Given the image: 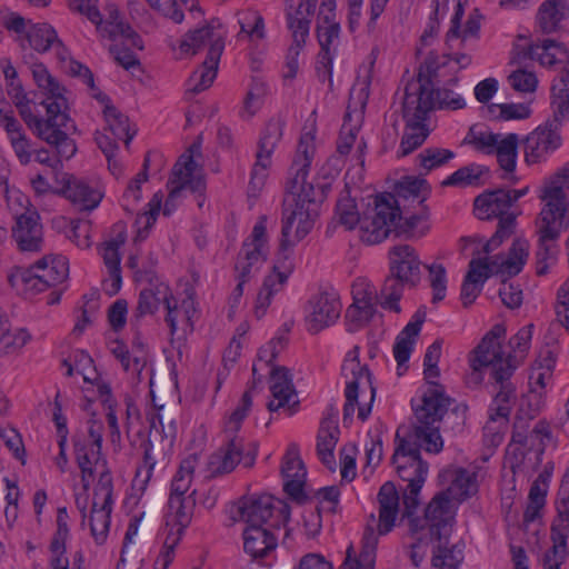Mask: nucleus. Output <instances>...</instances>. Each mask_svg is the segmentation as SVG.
<instances>
[{
    "label": "nucleus",
    "mask_w": 569,
    "mask_h": 569,
    "mask_svg": "<svg viewBox=\"0 0 569 569\" xmlns=\"http://www.w3.org/2000/svg\"><path fill=\"white\" fill-rule=\"evenodd\" d=\"M372 199V203H369L360 214L355 199L346 188L336 204L339 223L347 230H352L359 224L361 240L368 244L382 242L390 234L391 226L400 214V204L393 193H379Z\"/></svg>",
    "instance_id": "nucleus-1"
},
{
    "label": "nucleus",
    "mask_w": 569,
    "mask_h": 569,
    "mask_svg": "<svg viewBox=\"0 0 569 569\" xmlns=\"http://www.w3.org/2000/svg\"><path fill=\"white\" fill-rule=\"evenodd\" d=\"M315 150V137L311 133L302 134L291 166V170H295V177L290 180L288 190L295 201V208L291 210L283 209L282 222H290L291 226L297 223V240H302L312 230L322 197V193L318 197L313 186L307 182Z\"/></svg>",
    "instance_id": "nucleus-2"
},
{
    "label": "nucleus",
    "mask_w": 569,
    "mask_h": 569,
    "mask_svg": "<svg viewBox=\"0 0 569 569\" xmlns=\"http://www.w3.org/2000/svg\"><path fill=\"white\" fill-rule=\"evenodd\" d=\"M13 103L18 108L19 114L26 124L32 129L41 140L53 146L60 158L68 160L76 154V142L68 134L69 130H76V126L68 114L67 100H43L41 103L46 107V119L39 118L31 112L28 97L14 101Z\"/></svg>",
    "instance_id": "nucleus-3"
},
{
    "label": "nucleus",
    "mask_w": 569,
    "mask_h": 569,
    "mask_svg": "<svg viewBox=\"0 0 569 569\" xmlns=\"http://www.w3.org/2000/svg\"><path fill=\"white\" fill-rule=\"evenodd\" d=\"M435 108L433 91L429 76L418 72L417 79L409 81L405 88L402 117L406 128L401 138L398 157H406L418 149L429 136L426 126L428 113Z\"/></svg>",
    "instance_id": "nucleus-4"
},
{
    "label": "nucleus",
    "mask_w": 569,
    "mask_h": 569,
    "mask_svg": "<svg viewBox=\"0 0 569 569\" xmlns=\"http://www.w3.org/2000/svg\"><path fill=\"white\" fill-rule=\"evenodd\" d=\"M192 479L174 475L168 500V510L164 515L163 548L156 560V566L167 569L173 560L174 549L181 540L186 529L190 526L196 506V490L186 496Z\"/></svg>",
    "instance_id": "nucleus-5"
},
{
    "label": "nucleus",
    "mask_w": 569,
    "mask_h": 569,
    "mask_svg": "<svg viewBox=\"0 0 569 569\" xmlns=\"http://www.w3.org/2000/svg\"><path fill=\"white\" fill-rule=\"evenodd\" d=\"M430 385L422 395V405L415 408L418 425L413 427V442H417L419 449L423 447L428 452L438 453L443 448V441L439 427L435 425L448 412L451 399L445 395L442 386L436 382Z\"/></svg>",
    "instance_id": "nucleus-6"
},
{
    "label": "nucleus",
    "mask_w": 569,
    "mask_h": 569,
    "mask_svg": "<svg viewBox=\"0 0 569 569\" xmlns=\"http://www.w3.org/2000/svg\"><path fill=\"white\" fill-rule=\"evenodd\" d=\"M511 207L509 193L503 188L486 190L475 199V213L480 220L499 219L496 232L483 246L485 253L497 249L513 233L516 214L510 212Z\"/></svg>",
    "instance_id": "nucleus-7"
},
{
    "label": "nucleus",
    "mask_w": 569,
    "mask_h": 569,
    "mask_svg": "<svg viewBox=\"0 0 569 569\" xmlns=\"http://www.w3.org/2000/svg\"><path fill=\"white\" fill-rule=\"evenodd\" d=\"M457 502L449 497V491H439L425 508L423 517H417L416 510L407 513L403 507L402 518L408 520L409 533L422 532L426 536L441 541L447 538L456 516Z\"/></svg>",
    "instance_id": "nucleus-8"
},
{
    "label": "nucleus",
    "mask_w": 569,
    "mask_h": 569,
    "mask_svg": "<svg viewBox=\"0 0 569 569\" xmlns=\"http://www.w3.org/2000/svg\"><path fill=\"white\" fill-rule=\"evenodd\" d=\"M292 227L290 222H282L281 239L272 272L264 278L257 296L254 306V316L257 319H261L266 315L272 297L282 290L295 269L292 248L299 240H297L296 236L295 240L290 239Z\"/></svg>",
    "instance_id": "nucleus-9"
},
{
    "label": "nucleus",
    "mask_w": 569,
    "mask_h": 569,
    "mask_svg": "<svg viewBox=\"0 0 569 569\" xmlns=\"http://www.w3.org/2000/svg\"><path fill=\"white\" fill-rule=\"evenodd\" d=\"M359 352L360 349L358 346H355L346 356L342 367L341 375L349 379L347 381L345 397L346 403L343 406V422L352 420L356 405L358 403L359 396V386L362 380H366L370 390H371V399L370 402L373 401L376 389L372 386V375L369 368L365 365L362 366L359 361ZM371 412V403L368 406H359L358 408V418L365 421Z\"/></svg>",
    "instance_id": "nucleus-10"
},
{
    "label": "nucleus",
    "mask_w": 569,
    "mask_h": 569,
    "mask_svg": "<svg viewBox=\"0 0 569 569\" xmlns=\"http://www.w3.org/2000/svg\"><path fill=\"white\" fill-rule=\"evenodd\" d=\"M69 274V261L64 256H44L20 274L24 291L37 295L62 283Z\"/></svg>",
    "instance_id": "nucleus-11"
},
{
    "label": "nucleus",
    "mask_w": 569,
    "mask_h": 569,
    "mask_svg": "<svg viewBox=\"0 0 569 569\" xmlns=\"http://www.w3.org/2000/svg\"><path fill=\"white\" fill-rule=\"evenodd\" d=\"M237 512L247 527L266 528L264 525L274 519L270 527L279 528L280 523H286L290 519V507L282 500L274 501L269 495L240 500Z\"/></svg>",
    "instance_id": "nucleus-12"
},
{
    "label": "nucleus",
    "mask_w": 569,
    "mask_h": 569,
    "mask_svg": "<svg viewBox=\"0 0 569 569\" xmlns=\"http://www.w3.org/2000/svg\"><path fill=\"white\" fill-rule=\"evenodd\" d=\"M112 477L109 471L100 475L97 486L93 489V501L89 517L91 536L98 545H102L110 528V516L112 512Z\"/></svg>",
    "instance_id": "nucleus-13"
},
{
    "label": "nucleus",
    "mask_w": 569,
    "mask_h": 569,
    "mask_svg": "<svg viewBox=\"0 0 569 569\" xmlns=\"http://www.w3.org/2000/svg\"><path fill=\"white\" fill-rule=\"evenodd\" d=\"M568 116L557 114L553 110V116L549 119L543 127H538L535 131L529 133L523 141L525 144V160L527 163H537L561 146V137L559 129Z\"/></svg>",
    "instance_id": "nucleus-14"
},
{
    "label": "nucleus",
    "mask_w": 569,
    "mask_h": 569,
    "mask_svg": "<svg viewBox=\"0 0 569 569\" xmlns=\"http://www.w3.org/2000/svg\"><path fill=\"white\" fill-rule=\"evenodd\" d=\"M14 202L23 208L22 212H14L16 224L12 227V238L21 251H39L43 241L42 224L38 211L30 204L29 199L19 193Z\"/></svg>",
    "instance_id": "nucleus-15"
},
{
    "label": "nucleus",
    "mask_w": 569,
    "mask_h": 569,
    "mask_svg": "<svg viewBox=\"0 0 569 569\" xmlns=\"http://www.w3.org/2000/svg\"><path fill=\"white\" fill-rule=\"evenodd\" d=\"M505 326L497 323L483 336L470 357L471 369L489 368L490 377H495L497 369H505L511 366L508 358H503V351L499 342V339L505 337Z\"/></svg>",
    "instance_id": "nucleus-16"
},
{
    "label": "nucleus",
    "mask_w": 569,
    "mask_h": 569,
    "mask_svg": "<svg viewBox=\"0 0 569 569\" xmlns=\"http://www.w3.org/2000/svg\"><path fill=\"white\" fill-rule=\"evenodd\" d=\"M207 46L209 47L207 54L209 61L212 63L220 61L224 49V31L218 19H211L203 27L186 33L180 43V49L182 52H192L194 54Z\"/></svg>",
    "instance_id": "nucleus-17"
},
{
    "label": "nucleus",
    "mask_w": 569,
    "mask_h": 569,
    "mask_svg": "<svg viewBox=\"0 0 569 569\" xmlns=\"http://www.w3.org/2000/svg\"><path fill=\"white\" fill-rule=\"evenodd\" d=\"M341 309L342 306L336 292L322 291L313 296L308 302L307 330L316 335L333 325L339 319Z\"/></svg>",
    "instance_id": "nucleus-18"
},
{
    "label": "nucleus",
    "mask_w": 569,
    "mask_h": 569,
    "mask_svg": "<svg viewBox=\"0 0 569 569\" xmlns=\"http://www.w3.org/2000/svg\"><path fill=\"white\" fill-rule=\"evenodd\" d=\"M566 190H569V162L546 181L542 194L540 196V199L546 201V204L539 216L566 219L568 208Z\"/></svg>",
    "instance_id": "nucleus-19"
},
{
    "label": "nucleus",
    "mask_w": 569,
    "mask_h": 569,
    "mask_svg": "<svg viewBox=\"0 0 569 569\" xmlns=\"http://www.w3.org/2000/svg\"><path fill=\"white\" fill-rule=\"evenodd\" d=\"M69 515L66 507H61L57 511V529L49 545V568L50 569H81L83 556L81 551L73 555V563L70 567L67 553V541L70 537L68 526Z\"/></svg>",
    "instance_id": "nucleus-20"
},
{
    "label": "nucleus",
    "mask_w": 569,
    "mask_h": 569,
    "mask_svg": "<svg viewBox=\"0 0 569 569\" xmlns=\"http://www.w3.org/2000/svg\"><path fill=\"white\" fill-rule=\"evenodd\" d=\"M546 218L540 216L539 244L536 253L538 276H543L548 272V261L551 263L556 261L558 249L553 242L559 238L561 230L569 227V221L563 224V218Z\"/></svg>",
    "instance_id": "nucleus-21"
},
{
    "label": "nucleus",
    "mask_w": 569,
    "mask_h": 569,
    "mask_svg": "<svg viewBox=\"0 0 569 569\" xmlns=\"http://www.w3.org/2000/svg\"><path fill=\"white\" fill-rule=\"evenodd\" d=\"M281 473L284 479V492L298 503L306 502L308 499L307 495L305 493L307 470L303 461L299 456L298 445H289L283 458Z\"/></svg>",
    "instance_id": "nucleus-22"
},
{
    "label": "nucleus",
    "mask_w": 569,
    "mask_h": 569,
    "mask_svg": "<svg viewBox=\"0 0 569 569\" xmlns=\"http://www.w3.org/2000/svg\"><path fill=\"white\" fill-rule=\"evenodd\" d=\"M390 272L407 283L416 287L421 280V261L416 249L409 244L395 246L389 251Z\"/></svg>",
    "instance_id": "nucleus-23"
},
{
    "label": "nucleus",
    "mask_w": 569,
    "mask_h": 569,
    "mask_svg": "<svg viewBox=\"0 0 569 569\" xmlns=\"http://www.w3.org/2000/svg\"><path fill=\"white\" fill-rule=\"evenodd\" d=\"M26 40L34 51L46 53L53 50L59 62L67 61L69 50L49 23H31L27 30Z\"/></svg>",
    "instance_id": "nucleus-24"
},
{
    "label": "nucleus",
    "mask_w": 569,
    "mask_h": 569,
    "mask_svg": "<svg viewBox=\"0 0 569 569\" xmlns=\"http://www.w3.org/2000/svg\"><path fill=\"white\" fill-rule=\"evenodd\" d=\"M515 372L513 366L506 367L505 369H497L495 377L491 379L499 385V391L493 398L492 407L490 408V419L496 421L499 418L508 419L512 403L516 400V387L510 381Z\"/></svg>",
    "instance_id": "nucleus-25"
},
{
    "label": "nucleus",
    "mask_w": 569,
    "mask_h": 569,
    "mask_svg": "<svg viewBox=\"0 0 569 569\" xmlns=\"http://www.w3.org/2000/svg\"><path fill=\"white\" fill-rule=\"evenodd\" d=\"M352 293L353 303L347 309L346 318L362 326L369 322L376 313V305L379 302L378 293L372 286L366 282L355 284Z\"/></svg>",
    "instance_id": "nucleus-26"
},
{
    "label": "nucleus",
    "mask_w": 569,
    "mask_h": 569,
    "mask_svg": "<svg viewBox=\"0 0 569 569\" xmlns=\"http://www.w3.org/2000/svg\"><path fill=\"white\" fill-rule=\"evenodd\" d=\"M243 451V438L239 435H226L224 445L209 460L211 476L231 472L240 462Z\"/></svg>",
    "instance_id": "nucleus-27"
},
{
    "label": "nucleus",
    "mask_w": 569,
    "mask_h": 569,
    "mask_svg": "<svg viewBox=\"0 0 569 569\" xmlns=\"http://www.w3.org/2000/svg\"><path fill=\"white\" fill-rule=\"evenodd\" d=\"M61 193L81 211L93 210L99 206L103 197L97 188L74 176L64 178Z\"/></svg>",
    "instance_id": "nucleus-28"
},
{
    "label": "nucleus",
    "mask_w": 569,
    "mask_h": 569,
    "mask_svg": "<svg viewBox=\"0 0 569 569\" xmlns=\"http://www.w3.org/2000/svg\"><path fill=\"white\" fill-rule=\"evenodd\" d=\"M242 537L244 552L252 560L262 561L268 559L278 546V540L269 528L246 527Z\"/></svg>",
    "instance_id": "nucleus-29"
},
{
    "label": "nucleus",
    "mask_w": 569,
    "mask_h": 569,
    "mask_svg": "<svg viewBox=\"0 0 569 569\" xmlns=\"http://www.w3.org/2000/svg\"><path fill=\"white\" fill-rule=\"evenodd\" d=\"M415 466V468L408 469L402 465L397 471L399 478L408 482L406 488L402 489V502L408 515H410V510L418 508L420 503L419 495L428 475L427 462H416Z\"/></svg>",
    "instance_id": "nucleus-30"
},
{
    "label": "nucleus",
    "mask_w": 569,
    "mask_h": 569,
    "mask_svg": "<svg viewBox=\"0 0 569 569\" xmlns=\"http://www.w3.org/2000/svg\"><path fill=\"white\" fill-rule=\"evenodd\" d=\"M284 126L286 121L280 116L271 118L266 123L259 139V150L257 152V162L253 168V174H257L259 167L261 170H264L269 166V159L282 139Z\"/></svg>",
    "instance_id": "nucleus-31"
},
{
    "label": "nucleus",
    "mask_w": 569,
    "mask_h": 569,
    "mask_svg": "<svg viewBox=\"0 0 569 569\" xmlns=\"http://www.w3.org/2000/svg\"><path fill=\"white\" fill-rule=\"evenodd\" d=\"M379 502L378 535H387L395 527L399 513V493L391 481L385 482L377 495Z\"/></svg>",
    "instance_id": "nucleus-32"
},
{
    "label": "nucleus",
    "mask_w": 569,
    "mask_h": 569,
    "mask_svg": "<svg viewBox=\"0 0 569 569\" xmlns=\"http://www.w3.org/2000/svg\"><path fill=\"white\" fill-rule=\"evenodd\" d=\"M490 278V267L487 259H472L469 262V270L465 276L460 299L465 308L473 303L481 292V288L487 279Z\"/></svg>",
    "instance_id": "nucleus-33"
},
{
    "label": "nucleus",
    "mask_w": 569,
    "mask_h": 569,
    "mask_svg": "<svg viewBox=\"0 0 569 569\" xmlns=\"http://www.w3.org/2000/svg\"><path fill=\"white\" fill-rule=\"evenodd\" d=\"M157 422L163 429V417L158 413L150 421V435L147 441L143 443V460L142 466L137 470V477H140L144 471L143 483H148L151 479L152 471L158 463H163L167 461V456L164 448H161L159 445L154 443L153 432L159 435V429L157 427Z\"/></svg>",
    "instance_id": "nucleus-34"
},
{
    "label": "nucleus",
    "mask_w": 569,
    "mask_h": 569,
    "mask_svg": "<svg viewBox=\"0 0 569 569\" xmlns=\"http://www.w3.org/2000/svg\"><path fill=\"white\" fill-rule=\"evenodd\" d=\"M92 98L104 104L103 116L108 129L111 131L114 139L123 140L126 147H129L136 134V130L131 131L130 129L129 118L111 104L110 98L106 93L98 91L92 94Z\"/></svg>",
    "instance_id": "nucleus-35"
},
{
    "label": "nucleus",
    "mask_w": 569,
    "mask_h": 569,
    "mask_svg": "<svg viewBox=\"0 0 569 569\" xmlns=\"http://www.w3.org/2000/svg\"><path fill=\"white\" fill-rule=\"evenodd\" d=\"M568 13L567 0H545L537 11L536 23L543 34H550L560 30Z\"/></svg>",
    "instance_id": "nucleus-36"
},
{
    "label": "nucleus",
    "mask_w": 569,
    "mask_h": 569,
    "mask_svg": "<svg viewBox=\"0 0 569 569\" xmlns=\"http://www.w3.org/2000/svg\"><path fill=\"white\" fill-rule=\"evenodd\" d=\"M317 2L318 0H299L297 7H288L286 18L288 28L292 33V39L306 42Z\"/></svg>",
    "instance_id": "nucleus-37"
},
{
    "label": "nucleus",
    "mask_w": 569,
    "mask_h": 569,
    "mask_svg": "<svg viewBox=\"0 0 569 569\" xmlns=\"http://www.w3.org/2000/svg\"><path fill=\"white\" fill-rule=\"evenodd\" d=\"M339 439V428L332 418H323L317 436V455L321 462L330 470L336 471L333 450Z\"/></svg>",
    "instance_id": "nucleus-38"
},
{
    "label": "nucleus",
    "mask_w": 569,
    "mask_h": 569,
    "mask_svg": "<svg viewBox=\"0 0 569 569\" xmlns=\"http://www.w3.org/2000/svg\"><path fill=\"white\" fill-rule=\"evenodd\" d=\"M270 391L273 400L269 401L267 407L269 411H277L289 403L290 398L295 395V388L290 371L283 366L273 367L270 372Z\"/></svg>",
    "instance_id": "nucleus-39"
},
{
    "label": "nucleus",
    "mask_w": 569,
    "mask_h": 569,
    "mask_svg": "<svg viewBox=\"0 0 569 569\" xmlns=\"http://www.w3.org/2000/svg\"><path fill=\"white\" fill-rule=\"evenodd\" d=\"M196 166L192 154H188L187 152L182 153L173 166L171 177L167 183L169 194L163 208L164 216L170 214V206H173V201L184 189L183 176L186 174V177H190L194 172Z\"/></svg>",
    "instance_id": "nucleus-40"
},
{
    "label": "nucleus",
    "mask_w": 569,
    "mask_h": 569,
    "mask_svg": "<svg viewBox=\"0 0 569 569\" xmlns=\"http://www.w3.org/2000/svg\"><path fill=\"white\" fill-rule=\"evenodd\" d=\"M523 58L538 60L541 66L552 67L569 58L567 48L555 40L546 39L541 44H531L523 52Z\"/></svg>",
    "instance_id": "nucleus-41"
},
{
    "label": "nucleus",
    "mask_w": 569,
    "mask_h": 569,
    "mask_svg": "<svg viewBox=\"0 0 569 569\" xmlns=\"http://www.w3.org/2000/svg\"><path fill=\"white\" fill-rule=\"evenodd\" d=\"M361 543L358 558H351V548L348 549L347 558L342 563L343 569H373L378 535L371 525L366 527Z\"/></svg>",
    "instance_id": "nucleus-42"
},
{
    "label": "nucleus",
    "mask_w": 569,
    "mask_h": 569,
    "mask_svg": "<svg viewBox=\"0 0 569 569\" xmlns=\"http://www.w3.org/2000/svg\"><path fill=\"white\" fill-rule=\"evenodd\" d=\"M264 261V251L257 249V247L242 244L234 264V270L237 272L236 278L249 281L253 273L261 268Z\"/></svg>",
    "instance_id": "nucleus-43"
},
{
    "label": "nucleus",
    "mask_w": 569,
    "mask_h": 569,
    "mask_svg": "<svg viewBox=\"0 0 569 569\" xmlns=\"http://www.w3.org/2000/svg\"><path fill=\"white\" fill-rule=\"evenodd\" d=\"M416 462H425L421 459L419 446L417 442H411V440L401 437L398 429L395 437V451L391 457V463L395 466L396 471H399L402 465L408 469L415 468Z\"/></svg>",
    "instance_id": "nucleus-44"
},
{
    "label": "nucleus",
    "mask_w": 569,
    "mask_h": 569,
    "mask_svg": "<svg viewBox=\"0 0 569 569\" xmlns=\"http://www.w3.org/2000/svg\"><path fill=\"white\" fill-rule=\"evenodd\" d=\"M443 491H449V497L456 502H462L478 492L477 473L463 468L455 472L451 485Z\"/></svg>",
    "instance_id": "nucleus-45"
},
{
    "label": "nucleus",
    "mask_w": 569,
    "mask_h": 569,
    "mask_svg": "<svg viewBox=\"0 0 569 569\" xmlns=\"http://www.w3.org/2000/svg\"><path fill=\"white\" fill-rule=\"evenodd\" d=\"M489 174L485 166L470 163L461 167L442 181V186L452 187H479L485 184L483 177Z\"/></svg>",
    "instance_id": "nucleus-46"
},
{
    "label": "nucleus",
    "mask_w": 569,
    "mask_h": 569,
    "mask_svg": "<svg viewBox=\"0 0 569 569\" xmlns=\"http://www.w3.org/2000/svg\"><path fill=\"white\" fill-rule=\"evenodd\" d=\"M408 286L390 272L385 279L380 293L378 295L380 306L386 309L399 313L401 311L399 300L402 297L403 288Z\"/></svg>",
    "instance_id": "nucleus-47"
},
{
    "label": "nucleus",
    "mask_w": 569,
    "mask_h": 569,
    "mask_svg": "<svg viewBox=\"0 0 569 569\" xmlns=\"http://www.w3.org/2000/svg\"><path fill=\"white\" fill-rule=\"evenodd\" d=\"M551 87V106L557 114L569 116V59Z\"/></svg>",
    "instance_id": "nucleus-48"
},
{
    "label": "nucleus",
    "mask_w": 569,
    "mask_h": 569,
    "mask_svg": "<svg viewBox=\"0 0 569 569\" xmlns=\"http://www.w3.org/2000/svg\"><path fill=\"white\" fill-rule=\"evenodd\" d=\"M31 72L37 86L47 93L44 100H67L64 97L66 88L60 86L43 63H33Z\"/></svg>",
    "instance_id": "nucleus-49"
},
{
    "label": "nucleus",
    "mask_w": 569,
    "mask_h": 569,
    "mask_svg": "<svg viewBox=\"0 0 569 569\" xmlns=\"http://www.w3.org/2000/svg\"><path fill=\"white\" fill-rule=\"evenodd\" d=\"M518 142L516 133H508L505 138H499V142L493 149L500 168L507 173H512L516 169Z\"/></svg>",
    "instance_id": "nucleus-50"
},
{
    "label": "nucleus",
    "mask_w": 569,
    "mask_h": 569,
    "mask_svg": "<svg viewBox=\"0 0 569 569\" xmlns=\"http://www.w3.org/2000/svg\"><path fill=\"white\" fill-rule=\"evenodd\" d=\"M533 325L522 327L515 336L509 339L510 351L507 355L510 365H515V370L525 360L530 348Z\"/></svg>",
    "instance_id": "nucleus-51"
},
{
    "label": "nucleus",
    "mask_w": 569,
    "mask_h": 569,
    "mask_svg": "<svg viewBox=\"0 0 569 569\" xmlns=\"http://www.w3.org/2000/svg\"><path fill=\"white\" fill-rule=\"evenodd\" d=\"M100 31L103 37L109 38L112 41H117L122 38L129 43V46L139 50L143 49V42L141 37L128 24L122 21H107L100 27Z\"/></svg>",
    "instance_id": "nucleus-52"
},
{
    "label": "nucleus",
    "mask_w": 569,
    "mask_h": 569,
    "mask_svg": "<svg viewBox=\"0 0 569 569\" xmlns=\"http://www.w3.org/2000/svg\"><path fill=\"white\" fill-rule=\"evenodd\" d=\"M396 193L399 198H417L422 204L430 193V186L426 179L418 177H405L396 184Z\"/></svg>",
    "instance_id": "nucleus-53"
},
{
    "label": "nucleus",
    "mask_w": 569,
    "mask_h": 569,
    "mask_svg": "<svg viewBox=\"0 0 569 569\" xmlns=\"http://www.w3.org/2000/svg\"><path fill=\"white\" fill-rule=\"evenodd\" d=\"M433 549L431 565L435 569H459L463 561V551L458 545L442 546L441 541Z\"/></svg>",
    "instance_id": "nucleus-54"
},
{
    "label": "nucleus",
    "mask_w": 569,
    "mask_h": 569,
    "mask_svg": "<svg viewBox=\"0 0 569 569\" xmlns=\"http://www.w3.org/2000/svg\"><path fill=\"white\" fill-rule=\"evenodd\" d=\"M455 158V152L449 149L429 147L422 150L417 160L426 173L440 168Z\"/></svg>",
    "instance_id": "nucleus-55"
},
{
    "label": "nucleus",
    "mask_w": 569,
    "mask_h": 569,
    "mask_svg": "<svg viewBox=\"0 0 569 569\" xmlns=\"http://www.w3.org/2000/svg\"><path fill=\"white\" fill-rule=\"evenodd\" d=\"M218 64L219 61L212 63L209 61V58H206L201 67L190 77L189 90L199 93L209 88L217 76Z\"/></svg>",
    "instance_id": "nucleus-56"
},
{
    "label": "nucleus",
    "mask_w": 569,
    "mask_h": 569,
    "mask_svg": "<svg viewBox=\"0 0 569 569\" xmlns=\"http://www.w3.org/2000/svg\"><path fill=\"white\" fill-rule=\"evenodd\" d=\"M238 16V22L240 24V32L238 36L246 33L250 38H264V20L257 10L248 9L239 12Z\"/></svg>",
    "instance_id": "nucleus-57"
},
{
    "label": "nucleus",
    "mask_w": 569,
    "mask_h": 569,
    "mask_svg": "<svg viewBox=\"0 0 569 569\" xmlns=\"http://www.w3.org/2000/svg\"><path fill=\"white\" fill-rule=\"evenodd\" d=\"M527 257L528 242L516 239L509 249L508 258L501 261L500 267L506 268L509 276H516L521 271Z\"/></svg>",
    "instance_id": "nucleus-58"
},
{
    "label": "nucleus",
    "mask_w": 569,
    "mask_h": 569,
    "mask_svg": "<svg viewBox=\"0 0 569 569\" xmlns=\"http://www.w3.org/2000/svg\"><path fill=\"white\" fill-rule=\"evenodd\" d=\"M31 339L26 329L3 332L0 336V357L18 353Z\"/></svg>",
    "instance_id": "nucleus-59"
},
{
    "label": "nucleus",
    "mask_w": 569,
    "mask_h": 569,
    "mask_svg": "<svg viewBox=\"0 0 569 569\" xmlns=\"http://www.w3.org/2000/svg\"><path fill=\"white\" fill-rule=\"evenodd\" d=\"M499 138H501L499 133L477 130L476 127H471L468 132L469 143L486 154H493V149L499 142Z\"/></svg>",
    "instance_id": "nucleus-60"
},
{
    "label": "nucleus",
    "mask_w": 569,
    "mask_h": 569,
    "mask_svg": "<svg viewBox=\"0 0 569 569\" xmlns=\"http://www.w3.org/2000/svg\"><path fill=\"white\" fill-rule=\"evenodd\" d=\"M508 82L517 92L532 93L538 86V78L535 72L518 68L508 77Z\"/></svg>",
    "instance_id": "nucleus-61"
},
{
    "label": "nucleus",
    "mask_w": 569,
    "mask_h": 569,
    "mask_svg": "<svg viewBox=\"0 0 569 569\" xmlns=\"http://www.w3.org/2000/svg\"><path fill=\"white\" fill-rule=\"evenodd\" d=\"M251 406L252 397L250 390H247L242 395L239 406L229 417V420L226 423L224 435H238V431L241 428V423L243 419L247 417Z\"/></svg>",
    "instance_id": "nucleus-62"
},
{
    "label": "nucleus",
    "mask_w": 569,
    "mask_h": 569,
    "mask_svg": "<svg viewBox=\"0 0 569 569\" xmlns=\"http://www.w3.org/2000/svg\"><path fill=\"white\" fill-rule=\"evenodd\" d=\"M429 271L430 287L433 290L432 302L437 303L445 299L447 290L446 268L439 263L427 266Z\"/></svg>",
    "instance_id": "nucleus-63"
},
{
    "label": "nucleus",
    "mask_w": 569,
    "mask_h": 569,
    "mask_svg": "<svg viewBox=\"0 0 569 569\" xmlns=\"http://www.w3.org/2000/svg\"><path fill=\"white\" fill-rule=\"evenodd\" d=\"M323 23L317 26V37L321 49H330L335 40L339 38L340 24L329 14H323Z\"/></svg>",
    "instance_id": "nucleus-64"
}]
</instances>
